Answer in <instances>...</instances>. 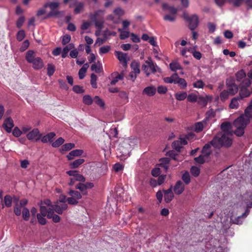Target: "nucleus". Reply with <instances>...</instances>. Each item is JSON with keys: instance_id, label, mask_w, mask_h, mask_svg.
<instances>
[{"instance_id": "c03bdc74", "label": "nucleus", "mask_w": 252, "mask_h": 252, "mask_svg": "<svg viewBox=\"0 0 252 252\" xmlns=\"http://www.w3.org/2000/svg\"><path fill=\"white\" fill-rule=\"evenodd\" d=\"M21 208L19 203L14 205L13 211L16 216H19L21 214Z\"/></svg>"}, {"instance_id": "dca6fc26", "label": "nucleus", "mask_w": 252, "mask_h": 252, "mask_svg": "<svg viewBox=\"0 0 252 252\" xmlns=\"http://www.w3.org/2000/svg\"><path fill=\"white\" fill-rule=\"evenodd\" d=\"M112 79L110 82V85H114L116 84L119 80L123 79L124 77V74L118 73V72H114L111 74Z\"/></svg>"}, {"instance_id": "a18cd8bd", "label": "nucleus", "mask_w": 252, "mask_h": 252, "mask_svg": "<svg viewBox=\"0 0 252 252\" xmlns=\"http://www.w3.org/2000/svg\"><path fill=\"white\" fill-rule=\"evenodd\" d=\"M97 76L94 74H92L91 76V84L94 88H97L96 84Z\"/></svg>"}, {"instance_id": "13d9d810", "label": "nucleus", "mask_w": 252, "mask_h": 252, "mask_svg": "<svg viewBox=\"0 0 252 252\" xmlns=\"http://www.w3.org/2000/svg\"><path fill=\"white\" fill-rule=\"evenodd\" d=\"M75 188L76 189H79L81 191L83 192L84 194H87V192L86 191V189L84 184H78L76 185Z\"/></svg>"}, {"instance_id": "0eeeda50", "label": "nucleus", "mask_w": 252, "mask_h": 252, "mask_svg": "<svg viewBox=\"0 0 252 252\" xmlns=\"http://www.w3.org/2000/svg\"><path fill=\"white\" fill-rule=\"evenodd\" d=\"M184 18L189 22V28L191 31H193L197 28L199 24V18L196 14L189 16L186 12L183 13Z\"/></svg>"}, {"instance_id": "5701e85b", "label": "nucleus", "mask_w": 252, "mask_h": 252, "mask_svg": "<svg viewBox=\"0 0 252 252\" xmlns=\"http://www.w3.org/2000/svg\"><path fill=\"white\" fill-rule=\"evenodd\" d=\"M83 153L82 150L76 149L71 151L67 156L68 160H72L74 157L81 156Z\"/></svg>"}, {"instance_id": "c9c22d12", "label": "nucleus", "mask_w": 252, "mask_h": 252, "mask_svg": "<svg viewBox=\"0 0 252 252\" xmlns=\"http://www.w3.org/2000/svg\"><path fill=\"white\" fill-rule=\"evenodd\" d=\"M22 217H23V219L26 221H28L29 220L30 211H29V210L26 207H24L23 209Z\"/></svg>"}, {"instance_id": "774afa93", "label": "nucleus", "mask_w": 252, "mask_h": 252, "mask_svg": "<svg viewBox=\"0 0 252 252\" xmlns=\"http://www.w3.org/2000/svg\"><path fill=\"white\" fill-rule=\"evenodd\" d=\"M25 36V32L23 30H21L18 32L17 35V39L19 41L22 40Z\"/></svg>"}, {"instance_id": "f257e3e1", "label": "nucleus", "mask_w": 252, "mask_h": 252, "mask_svg": "<svg viewBox=\"0 0 252 252\" xmlns=\"http://www.w3.org/2000/svg\"><path fill=\"white\" fill-rule=\"evenodd\" d=\"M252 118V99L250 105L245 110L244 114L241 115L233 122V127L235 128L234 133L237 136H241L244 133V129Z\"/></svg>"}, {"instance_id": "bf43d9fd", "label": "nucleus", "mask_w": 252, "mask_h": 252, "mask_svg": "<svg viewBox=\"0 0 252 252\" xmlns=\"http://www.w3.org/2000/svg\"><path fill=\"white\" fill-rule=\"evenodd\" d=\"M75 147V145L73 143H67L64 145H63L62 146V149L64 151H68L71 150V149Z\"/></svg>"}, {"instance_id": "c85d7f7f", "label": "nucleus", "mask_w": 252, "mask_h": 252, "mask_svg": "<svg viewBox=\"0 0 252 252\" xmlns=\"http://www.w3.org/2000/svg\"><path fill=\"white\" fill-rule=\"evenodd\" d=\"M169 162V159L167 158H161L159 160V164L164 168V170H166L168 168V164Z\"/></svg>"}, {"instance_id": "f8f14e48", "label": "nucleus", "mask_w": 252, "mask_h": 252, "mask_svg": "<svg viewBox=\"0 0 252 252\" xmlns=\"http://www.w3.org/2000/svg\"><path fill=\"white\" fill-rule=\"evenodd\" d=\"M175 193L177 195L182 194L185 189V186L184 183L181 181H178L174 187L173 188Z\"/></svg>"}, {"instance_id": "09e8293b", "label": "nucleus", "mask_w": 252, "mask_h": 252, "mask_svg": "<svg viewBox=\"0 0 252 252\" xmlns=\"http://www.w3.org/2000/svg\"><path fill=\"white\" fill-rule=\"evenodd\" d=\"M64 142V140L62 137L59 138L57 140L52 143L53 147H58Z\"/></svg>"}, {"instance_id": "72a5a7b5", "label": "nucleus", "mask_w": 252, "mask_h": 252, "mask_svg": "<svg viewBox=\"0 0 252 252\" xmlns=\"http://www.w3.org/2000/svg\"><path fill=\"white\" fill-rule=\"evenodd\" d=\"M84 161L85 160L83 158H79L71 162L70 165L72 168H77L80 165L82 164Z\"/></svg>"}, {"instance_id": "2f4dec72", "label": "nucleus", "mask_w": 252, "mask_h": 252, "mask_svg": "<svg viewBox=\"0 0 252 252\" xmlns=\"http://www.w3.org/2000/svg\"><path fill=\"white\" fill-rule=\"evenodd\" d=\"M4 205L7 207H10L12 204V197L9 195H5L4 197Z\"/></svg>"}, {"instance_id": "e2e57ef3", "label": "nucleus", "mask_w": 252, "mask_h": 252, "mask_svg": "<svg viewBox=\"0 0 252 252\" xmlns=\"http://www.w3.org/2000/svg\"><path fill=\"white\" fill-rule=\"evenodd\" d=\"M110 50V47L109 46H104L99 48V53L103 54L108 53Z\"/></svg>"}, {"instance_id": "9d476101", "label": "nucleus", "mask_w": 252, "mask_h": 252, "mask_svg": "<svg viewBox=\"0 0 252 252\" xmlns=\"http://www.w3.org/2000/svg\"><path fill=\"white\" fill-rule=\"evenodd\" d=\"M52 207L54 213L62 214L63 212L67 209L68 206L66 203L60 204L59 202H56Z\"/></svg>"}, {"instance_id": "3c124183", "label": "nucleus", "mask_w": 252, "mask_h": 252, "mask_svg": "<svg viewBox=\"0 0 252 252\" xmlns=\"http://www.w3.org/2000/svg\"><path fill=\"white\" fill-rule=\"evenodd\" d=\"M182 178L186 185L189 184L190 181V176L188 172L185 173L182 175Z\"/></svg>"}, {"instance_id": "7ed1b4c3", "label": "nucleus", "mask_w": 252, "mask_h": 252, "mask_svg": "<svg viewBox=\"0 0 252 252\" xmlns=\"http://www.w3.org/2000/svg\"><path fill=\"white\" fill-rule=\"evenodd\" d=\"M146 64L142 65V70L144 72L147 76H149L151 73H155L157 71L160 72V69L154 63L151 58L145 61Z\"/></svg>"}, {"instance_id": "aec40b11", "label": "nucleus", "mask_w": 252, "mask_h": 252, "mask_svg": "<svg viewBox=\"0 0 252 252\" xmlns=\"http://www.w3.org/2000/svg\"><path fill=\"white\" fill-rule=\"evenodd\" d=\"M32 63L33 67L35 69H39L42 68L43 66V62L40 57H37L34 61Z\"/></svg>"}, {"instance_id": "58836bf2", "label": "nucleus", "mask_w": 252, "mask_h": 252, "mask_svg": "<svg viewBox=\"0 0 252 252\" xmlns=\"http://www.w3.org/2000/svg\"><path fill=\"white\" fill-rule=\"evenodd\" d=\"M188 51L192 54L193 56L197 60H200L202 57L201 53L199 51H193L192 48H190L188 49Z\"/></svg>"}, {"instance_id": "4d7b16f0", "label": "nucleus", "mask_w": 252, "mask_h": 252, "mask_svg": "<svg viewBox=\"0 0 252 252\" xmlns=\"http://www.w3.org/2000/svg\"><path fill=\"white\" fill-rule=\"evenodd\" d=\"M93 101H94V102L97 104V105H99L100 107H103L104 105V102L102 101V100L98 96H95L94 99H93Z\"/></svg>"}, {"instance_id": "603ef678", "label": "nucleus", "mask_w": 252, "mask_h": 252, "mask_svg": "<svg viewBox=\"0 0 252 252\" xmlns=\"http://www.w3.org/2000/svg\"><path fill=\"white\" fill-rule=\"evenodd\" d=\"M119 31L121 32L120 38L121 39H125L129 36L130 33L127 31H122L121 29H119Z\"/></svg>"}, {"instance_id": "f3484780", "label": "nucleus", "mask_w": 252, "mask_h": 252, "mask_svg": "<svg viewBox=\"0 0 252 252\" xmlns=\"http://www.w3.org/2000/svg\"><path fill=\"white\" fill-rule=\"evenodd\" d=\"M157 91L156 88L153 86L146 87L143 90V94H146L149 96H152L155 94Z\"/></svg>"}, {"instance_id": "6e6d98bb", "label": "nucleus", "mask_w": 252, "mask_h": 252, "mask_svg": "<svg viewBox=\"0 0 252 252\" xmlns=\"http://www.w3.org/2000/svg\"><path fill=\"white\" fill-rule=\"evenodd\" d=\"M208 97H199L198 98L197 102L200 105L204 106L206 105L208 101Z\"/></svg>"}, {"instance_id": "393cba45", "label": "nucleus", "mask_w": 252, "mask_h": 252, "mask_svg": "<svg viewBox=\"0 0 252 252\" xmlns=\"http://www.w3.org/2000/svg\"><path fill=\"white\" fill-rule=\"evenodd\" d=\"M178 78V75L177 73L172 74L170 77L164 78L163 81L166 83L176 84V80Z\"/></svg>"}, {"instance_id": "4c0bfd02", "label": "nucleus", "mask_w": 252, "mask_h": 252, "mask_svg": "<svg viewBox=\"0 0 252 252\" xmlns=\"http://www.w3.org/2000/svg\"><path fill=\"white\" fill-rule=\"evenodd\" d=\"M83 102L86 105H91L93 102V99L89 95H85L83 97Z\"/></svg>"}, {"instance_id": "0e129e2a", "label": "nucleus", "mask_w": 252, "mask_h": 252, "mask_svg": "<svg viewBox=\"0 0 252 252\" xmlns=\"http://www.w3.org/2000/svg\"><path fill=\"white\" fill-rule=\"evenodd\" d=\"M157 91L159 94H165L167 91V89L165 86H159L157 88Z\"/></svg>"}, {"instance_id": "20e7f679", "label": "nucleus", "mask_w": 252, "mask_h": 252, "mask_svg": "<svg viewBox=\"0 0 252 252\" xmlns=\"http://www.w3.org/2000/svg\"><path fill=\"white\" fill-rule=\"evenodd\" d=\"M40 211L43 216H46L48 219H52L53 222L57 223L61 220V218L54 213L53 208H47L45 206H41Z\"/></svg>"}, {"instance_id": "1a4fd4ad", "label": "nucleus", "mask_w": 252, "mask_h": 252, "mask_svg": "<svg viewBox=\"0 0 252 252\" xmlns=\"http://www.w3.org/2000/svg\"><path fill=\"white\" fill-rule=\"evenodd\" d=\"M243 103L244 101L241 99V97L237 96L231 99L229 107L230 109H237Z\"/></svg>"}, {"instance_id": "37998d69", "label": "nucleus", "mask_w": 252, "mask_h": 252, "mask_svg": "<svg viewBox=\"0 0 252 252\" xmlns=\"http://www.w3.org/2000/svg\"><path fill=\"white\" fill-rule=\"evenodd\" d=\"M198 98L197 95L194 94H190L187 95V99L189 102H195L197 101Z\"/></svg>"}, {"instance_id": "ea45409f", "label": "nucleus", "mask_w": 252, "mask_h": 252, "mask_svg": "<svg viewBox=\"0 0 252 252\" xmlns=\"http://www.w3.org/2000/svg\"><path fill=\"white\" fill-rule=\"evenodd\" d=\"M175 96L176 99L178 100H183L187 97V94L186 92L176 93Z\"/></svg>"}, {"instance_id": "cd10ccee", "label": "nucleus", "mask_w": 252, "mask_h": 252, "mask_svg": "<svg viewBox=\"0 0 252 252\" xmlns=\"http://www.w3.org/2000/svg\"><path fill=\"white\" fill-rule=\"evenodd\" d=\"M206 121L205 120L203 121L202 122L196 123L194 126V131H196V132H199L203 130L204 126L205 125H206Z\"/></svg>"}, {"instance_id": "79ce46f5", "label": "nucleus", "mask_w": 252, "mask_h": 252, "mask_svg": "<svg viewBox=\"0 0 252 252\" xmlns=\"http://www.w3.org/2000/svg\"><path fill=\"white\" fill-rule=\"evenodd\" d=\"M47 74L49 76H52L55 70V67L52 64H48L47 65Z\"/></svg>"}, {"instance_id": "6e6552de", "label": "nucleus", "mask_w": 252, "mask_h": 252, "mask_svg": "<svg viewBox=\"0 0 252 252\" xmlns=\"http://www.w3.org/2000/svg\"><path fill=\"white\" fill-rule=\"evenodd\" d=\"M251 81L249 79H245L242 83H241L242 88L239 91V95L238 97H241V99L244 101L245 97H248L250 95L251 93L246 88L251 85Z\"/></svg>"}, {"instance_id": "412c9836", "label": "nucleus", "mask_w": 252, "mask_h": 252, "mask_svg": "<svg viewBox=\"0 0 252 252\" xmlns=\"http://www.w3.org/2000/svg\"><path fill=\"white\" fill-rule=\"evenodd\" d=\"M105 13V10L99 9L94 12V14H91V18L93 20L97 19H103V15Z\"/></svg>"}, {"instance_id": "de8ad7c7", "label": "nucleus", "mask_w": 252, "mask_h": 252, "mask_svg": "<svg viewBox=\"0 0 252 252\" xmlns=\"http://www.w3.org/2000/svg\"><path fill=\"white\" fill-rule=\"evenodd\" d=\"M94 20L95 27L98 28L100 30L103 28L104 23L103 19H97Z\"/></svg>"}, {"instance_id": "bb28decb", "label": "nucleus", "mask_w": 252, "mask_h": 252, "mask_svg": "<svg viewBox=\"0 0 252 252\" xmlns=\"http://www.w3.org/2000/svg\"><path fill=\"white\" fill-rule=\"evenodd\" d=\"M246 74L243 70H241L236 73V80L238 82H243L246 78Z\"/></svg>"}, {"instance_id": "a19ab883", "label": "nucleus", "mask_w": 252, "mask_h": 252, "mask_svg": "<svg viewBox=\"0 0 252 252\" xmlns=\"http://www.w3.org/2000/svg\"><path fill=\"white\" fill-rule=\"evenodd\" d=\"M229 95V93L228 92V91L226 90H223L222 92H221L220 95V99L221 101H225L226 99H227Z\"/></svg>"}, {"instance_id": "7c9ffc66", "label": "nucleus", "mask_w": 252, "mask_h": 252, "mask_svg": "<svg viewBox=\"0 0 252 252\" xmlns=\"http://www.w3.org/2000/svg\"><path fill=\"white\" fill-rule=\"evenodd\" d=\"M91 69L93 71H94L96 73L101 72L102 67L100 62H98L97 63L93 64L91 66Z\"/></svg>"}, {"instance_id": "9b49d317", "label": "nucleus", "mask_w": 252, "mask_h": 252, "mask_svg": "<svg viewBox=\"0 0 252 252\" xmlns=\"http://www.w3.org/2000/svg\"><path fill=\"white\" fill-rule=\"evenodd\" d=\"M41 136L39 130L37 128H34L32 131L29 132L27 135V137L30 140H35L37 141L39 140Z\"/></svg>"}, {"instance_id": "4468645a", "label": "nucleus", "mask_w": 252, "mask_h": 252, "mask_svg": "<svg viewBox=\"0 0 252 252\" xmlns=\"http://www.w3.org/2000/svg\"><path fill=\"white\" fill-rule=\"evenodd\" d=\"M164 192V200L166 203L170 202L174 197V194L172 192V186L166 190H163Z\"/></svg>"}, {"instance_id": "6ab92c4d", "label": "nucleus", "mask_w": 252, "mask_h": 252, "mask_svg": "<svg viewBox=\"0 0 252 252\" xmlns=\"http://www.w3.org/2000/svg\"><path fill=\"white\" fill-rule=\"evenodd\" d=\"M37 57H36L35 52L33 50L28 51L26 55V59L29 63H32Z\"/></svg>"}, {"instance_id": "39448f33", "label": "nucleus", "mask_w": 252, "mask_h": 252, "mask_svg": "<svg viewBox=\"0 0 252 252\" xmlns=\"http://www.w3.org/2000/svg\"><path fill=\"white\" fill-rule=\"evenodd\" d=\"M60 5V3L58 1H51L44 4V8L49 7L51 9V11L48 13L49 17H57L63 14V12L60 11L57 9Z\"/></svg>"}, {"instance_id": "e433bc0d", "label": "nucleus", "mask_w": 252, "mask_h": 252, "mask_svg": "<svg viewBox=\"0 0 252 252\" xmlns=\"http://www.w3.org/2000/svg\"><path fill=\"white\" fill-rule=\"evenodd\" d=\"M176 84H178L182 89H185L187 86V83L186 80L183 78H181L178 77V79L176 80Z\"/></svg>"}, {"instance_id": "473e14b6", "label": "nucleus", "mask_w": 252, "mask_h": 252, "mask_svg": "<svg viewBox=\"0 0 252 252\" xmlns=\"http://www.w3.org/2000/svg\"><path fill=\"white\" fill-rule=\"evenodd\" d=\"M171 70L173 71H176L177 70L181 69L182 67L180 64L178 62H173L169 64Z\"/></svg>"}, {"instance_id": "338daca9", "label": "nucleus", "mask_w": 252, "mask_h": 252, "mask_svg": "<svg viewBox=\"0 0 252 252\" xmlns=\"http://www.w3.org/2000/svg\"><path fill=\"white\" fill-rule=\"evenodd\" d=\"M67 201L70 205H76L78 203V201L74 197L71 196L67 198Z\"/></svg>"}, {"instance_id": "ddd939ff", "label": "nucleus", "mask_w": 252, "mask_h": 252, "mask_svg": "<svg viewBox=\"0 0 252 252\" xmlns=\"http://www.w3.org/2000/svg\"><path fill=\"white\" fill-rule=\"evenodd\" d=\"M2 126L8 133L11 132L12 128L14 126L13 121L11 118H7L4 121Z\"/></svg>"}, {"instance_id": "49530a36", "label": "nucleus", "mask_w": 252, "mask_h": 252, "mask_svg": "<svg viewBox=\"0 0 252 252\" xmlns=\"http://www.w3.org/2000/svg\"><path fill=\"white\" fill-rule=\"evenodd\" d=\"M248 214V213L245 212L241 216H239L237 218L235 219V220H232L233 223L237 224H241L242 222L241 219H242V218L246 217L247 216Z\"/></svg>"}, {"instance_id": "a878e982", "label": "nucleus", "mask_w": 252, "mask_h": 252, "mask_svg": "<svg viewBox=\"0 0 252 252\" xmlns=\"http://www.w3.org/2000/svg\"><path fill=\"white\" fill-rule=\"evenodd\" d=\"M55 135L56 134L54 132H50L46 134V135L44 136L41 138V141L43 143H45L48 142H51L52 141V139L55 137Z\"/></svg>"}, {"instance_id": "864d4df0", "label": "nucleus", "mask_w": 252, "mask_h": 252, "mask_svg": "<svg viewBox=\"0 0 252 252\" xmlns=\"http://www.w3.org/2000/svg\"><path fill=\"white\" fill-rule=\"evenodd\" d=\"M172 146V147L178 152H179L182 147V146L181 144V142L179 141H174L173 142Z\"/></svg>"}, {"instance_id": "4be33fe9", "label": "nucleus", "mask_w": 252, "mask_h": 252, "mask_svg": "<svg viewBox=\"0 0 252 252\" xmlns=\"http://www.w3.org/2000/svg\"><path fill=\"white\" fill-rule=\"evenodd\" d=\"M210 148V145L209 144H206L204 145L202 149L201 155H202L206 159H208L211 153Z\"/></svg>"}, {"instance_id": "2eb2a0df", "label": "nucleus", "mask_w": 252, "mask_h": 252, "mask_svg": "<svg viewBox=\"0 0 252 252\" xmlns=\"http://www.w3.org/2000/svg\"><path fill=\"white\" fill-rule=\"evenodd\" d=\"M115 54L120 63H123L124 66H126L127 64V54L121 51H116Z\"/></svg>"}, {"instance_id": "f03ea898", "label": "nucleus", "mask_w": 252, "mask_h": 252, "mask_svg": "<svg viewBox=\"0 0 252 252\" xmlns=\"http://www.w3.org/2000/svg\"><path fill=\"white\" fill-rule=\"evenodd\" d=\"M233 133H219L210 142L215 148L229 147L232 143Z\"/></svg>"}, {"instance_id": "052dcab7", "label": "nucleus", "mask_w": 252, "mask_h": 252, "mask_svg": "<svg viewBox=\"0 0 252 252\" xmlns=\"http://www.w3.org/2000/svg\"><path fill=\"white\" fill-rule=\"evenodd\" d=\"M205 157H204L202 155H200L199 157H196L194 158L195 161L199 164H203L204 162L207 160Z\"/></svg>"}, {"instance_id": "c756f323", "label": "nucleus", "mask_w": 252, "mask_h": 252, "mask_svg": "<svg viewBox=\"0 0 252 252\" xmlns=\"http://www.w3.org/2000/svg\"><path fill=\"white\" fill-rule=\"evenodd\" d=\"M68 194L70 196L74 197L75 198H76V200H77L82 198V195L81 193L78 191L70 189L68 192Z\"/></svg>"}, {"instance_id": "a211bd4d", "label": "nucleus", "mask_w": 252, "mask_h": 252, "mask_svg": "<svg viewBox=\"0 0 252 252\" xmlns=\"http://www.w3.org/2000/svg\"><path fill=\"white\" fill-rule=\"evenodd\" d=\"M222 131L220 133H232V127L230 123L223 122L220 126Z\"/></svg>"}, {"instance_id": "5fc2aeb1", "label": "nucleus", "mask_w": 252, "mask_h": 252, "mask_svg": "<svg viewBox=\"0 0 252 252\" xmlns=\"http://www.w3.org/2000/svg\"><path fill=\"white\" fill-rule=\"evenodd\" d=\"M190 172L193 176L197 177L199 175L200 170L196 166H192L190 169Z\"/></svg>"}, {"instance_id": "69168bd1", "label": "nucleus", "mask_w": 252, "mask_h": 252, "mask_svg": "<svg viewBox=\"0 0 252 252\" xmlns=\"http://www.w3.org/2000/svg\"><path fill=\"white\" fill-rule=\"evenodd\" d=\"M22 133V131L18 127H15L12 132L13 135L16 137H19Z\"/></svg>"}, {"instance_id": "b1692460", "label": "nucleus", "mask_w": 252, "mask_h": 252, "mask_svg": "<svg viewBox=\"0 0 252 252\" xmlns=\"http://www.w3.org/2000/svg\"><path fill=\"white\" fill-rule=\"evenodd\" d=\"M226 85L227 86V87L228 88V92L229 93L230 95H234L237 93L238 88L237 85H236L234 84H230L228 83L227 81L226 82Z\"/></svg>"}, {"instance_id": "f704fd0d", "label": "nucleus", "mask_w": 252, "mask_h": 252, "mask_svg": "<svg viewBox=\"0 0 252 252\" xmlns=\"http://www.w3.org/2000/svg\"><path fill=\"white\" fill-rule=\"evenodd\" d=\"M44 217L45 216L42 215L40 211V213H38L36 215L38 222L41 225H45L47 222L46 219L44 218Z\"/></svg>"}, {"instance_id": "423d86ee", "label": "nucleus", "mask_w": 252, "mask_h": 252, "mask_svg": "<svg viewBox=\"0 0 252 252\" xmlns=\"http://www.w3.org/2000/svg\"><path fill=\"white\" fill-rule=\"evenodd\" d=\"M66 173L71 177L70 178V182L68 185L70 186L73 185L75 182H82L85 181V178L81 174L78 173L76 170H70L66 172Z\"/></svg>"}, {"instance_id": "680f3d73", "label": "nucleus", "mask_w": 252, "mask_h": 252, "mask_svg": "<svg viewBox=\"0 0 252 252\" xmlns=\"http://www.w3.org/2000/svg\"><path fill=\"white\" fill-rule=\"evenodd\" d=\"M84 3L83 2H79L76 6L74 12L76 14L79 13L84 7Z\"/></svg>"}, {"instance_id": "8fccbe9b", "label": "nucleus", "mask_w": 252, "mask_h": 252, "mask_svg": "<svg viewBox=\"0 0 252 252\" xmlns=\"http://www.w3.org/2000/svg\"><path fill=\"white\" fill-rule=\"evenodd\" d=\"M204 85V83L201 80H198L193 84V87L198 89H202Z\"/></svg>"}]
</instances>
